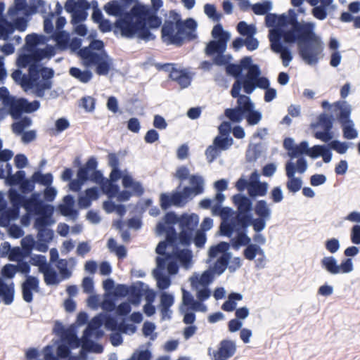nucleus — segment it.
<instances>
[{
  "label": "nucleus",
  "instance_id": "obj_17",
  "mask_svg": "<svg viewBox=\"0 0 360 360\" xmlns=\"http://www.w3.org/2000/svg\"><path fill=\"white\" fill-rule=\"evenodd\" d=\"M333 126V116L326 113L321 114L318 120V127H319L321 131L315 132V138L325 143L331 141L334 137V133L332 131Z\"/></svg>",
  "mask_w": 360,
  "mask_h": 360
},
{
  "label": "nucleus",
  "instance_id": "obj_6",
  "mask_svg": "<svg viewBox=\"0 0 360 360\" xmlns=\"http://www.w3.org/2000/svg\"><path fill=\"white\" fill-rule=\"evenodd\" d=\"M199 222V217L195 214H183L178 217L174 213L169 212L165 214L162 221H160L156 227V232L158 235L163 233H167V239L169 243L176 240L177 234L174 225L179 224L181 231L179 240L184 245L190 244L195 229Z\"/></svg>",
  "mask_w": 360,
  "mask_h": 360
},
{
  "label": "nucleus",
  "instance_id": "obj_13",
  "mask_svg": "<svg viewBox=\"0 0 360 360\" xmlns=\"http://www.w3.org/2000/svg\"><path fill=\"white\" fill-rule=\"evenodd\" d=\"M269 41L271 42V50L276 53H280L283 65L288 67L292 60V55L290 50L285 46H283L281 39L282 29L274 28L269 31Z\"/></svg>",
  "mask_w": 360,
  "mask_h": 360
},
{
  "label": "nucleus",
  "instance_id": "obj_37",
  "mask_svg": "<svg viewBox=\"0 0 360 360\" xmlns=\"http://www.w3.org/2000/svg\"><path fill=\"white\" fill-rule=\"evenodd\" d=\"M231 257V253H225L221 255L217 262L214 264L213 266L210 268L213 272V275H220L226 270L229 262Z\"/></svg>",
  "mask_w": 360,
  "mask_h": 360
},
{
  "label": "nucleus",
  "instance_id": "obj_28",
  "mask_svg": "<svg viewBox=\"0 0 360 360\" xmlns=\"http://www.w3.org/2000/svg\"><path fill=\"white\" fill-rule=\"evenodd\" d=\"M51 38L56 41L55 46H51L55 48V54L57 50L63 51L68 49L70 34L65 31H55L51 35Z\"/></svg>",
  "mask_w": 360,
  "mask_h": 360
},
{
  "label": "nucleus",
  "instance_id": "obj_15",
  "mask_svg": "<svg viewBox=\"0 0 360 360\" xmlns=\"http://www.w3.org/2000/svg\"><path fill=\"white\" fill-rule=\"evenodd\" d=\"M254 211L257 217L252 221V229L254 231H262L271 218V209L265 200H259L255 203Z\"/></svg>",
  "mask_w": 360,
  "mask_h": 360
},
{
  "label": "nucleus",
  "instance_id": "obj_19",
  "mask_svg": "<svg viewBox=\"0 0 360 360\" xmlns=\"http://www.w3.org/2000/svg\"><path fill=\"white\" fill-rule=\"evenodd\" d=\"M156 263L157 269L153 271V275L157 281V286L161 290H167L171 285V279L169 276L164 275L162 272L165 268V259L158 257Z\"/></svg>",
  "mask_w": 360,
  "mask_h": 360
},
{
  "label": "nucleus",
  "instance_id": "obj_2",
  "mask_svg": "<svg viewBox=\"0 0 360 360\" xmlns=\"http://www.w3.org/2000/svg\"><path fill=\"white\" fill-rule=\"evenodd\" d=\"M152 8L149 6H134L124 18L115 22V29L122 37L127 38L138 37L146 41L153 40L155 35L150 28H158L162 24V20L157 15L162 6V0H150Z\"/></svg>",
  "mask_w": 360,
  "mask_h": 360
},
{
  "label": "nucleus",
  "instance_id": "obj_51",
  "mask_svg": "<svg viewBox=\"0 0 360 360\" xmlns=\"http://www.w3.org/2000/svg\"><path fill=\"white\" fill-rule=\"evenodd\" d=\"M237 30L241 35L246 37H253L257 32L256 27L254 25H248L245 21H240L238 24Z\"/></svg>",
  "mask_w": 360,
  "mask_h": 360
},
{
  "label": "nucleus",
  "instance_id": "obj_53",
  "mask_svg": "<svg viewBox=\"0 0 360 360\" xmlns=\"http://www.w3.org/2000/svg\"><path fill=\"white\" fill-rule=\"evenodd\" d=\"M255 218L252 217V215L247 214H238L234 219L236 220V226L240 225L243 231H246L247 228L250 226H252V221Z\"/></svg>",
  "mask_w": 360,
  "mask_h": 360
},
{
  "label": "nucleus",
  "instance_id": "obj_25",
  "mask_svg": "<svg viewBox=\"0 0 360 360\" xmlns=\"http://www.w3.org/2000/svg\"><path fill=\"white\" fill-rule=\"evenodd\" d=\"M189 184L191 186H186L185 191L189 193L192 198L204 192L205 181L202 176L191 175L189 177Z\"/></svg>",
  "mask_w": 360,
  "mask_h": 360
},
{
  "label": "nucleus",
  "instance_id": "obj_10",
  "mask_svg": "<svg viewBox=\"0 0 360 360\" xmlns=\"http://www.w3.org/2000/svg\"><path fill=\"white\" fill-rule=\"evenodd\" d=\"M79 55L84 60V65H96V72L98 75H107L112 68V59L107 53L94 54L87 49H81Z\"/></svg>",
  "mask_w": 360,
  "mask_h": 360
},
{
  "label": "nucleus",
  "instance_id": "obj_52",
  "mask_svg": "<svg viewBox=\"0 0 360 360\" xmlns=\"http://www.w3.org/2000/svg\"><path fill=\"white\" fill-rule=\"evenodd\" d=\"M230 245L226 242H221L217 245L212 246L209 250V257L210 258L217 257L218 255L229 253L227 250L229 249Z\"/></svg>",
  "mask_w": 360,
  "mask_h": 360
},
{
  "label": "nucleus",
  "instance_id": "obj_46",
  "mask_svg": "<svg viewBox=\"0 0 360 360\" xmlns=\"http://www.w3.org/2000/svg\"><path fill=\"white\" fill-rule=\"evenodd\" d=\"M243 255L245 259L252 261L257 255H263V249L257 244L250 243L243 250Z\"/></svg>",
  "mask_w": 360,
  "mask_h": 360
},
{
  "label": "nucleus",
  "instance_id": "obj_47",
  "mask_svg": "<svg viewBox=\"0 0 360 360\" xmlns=\"http://www.w3.org/2000/svg\"><path fill=\"white\" fill-rule=\"evenodd\" d=\"M233 143V139L229 136H217L213 141L214 145L219 150H228Z\"/></svg>",
  "mask_w": 360,
  "mask_h": 360
},
{
  "label": "nucleus",
  "instance_id": "obj_31",
  "mask_svg": "<svg viewBox=\"0 0 360 360\" xmlns=\"http://www.w3.org/2000/svg\"><path fill=\"white\" fill-rule=\"evenodd\" d=\"M53 213V207L51 206L50 213L46 210H43L34 221V226L36 229H46L47 226L54 224V220L52 219Z\"/></svg>",
  "mask_w": 360,
  "mask_h": 360
},
{
  "label": "nucleus",
  "instance_id": "obj_40",
  "mask_svg": "<svg viewBox=\"0 0 360 360\" xmlns=\"http://www.w3.org/2000/svg\"><path fill=\"white\" fill-rule=\"evenodd\" d=\"M40 272L44 274V282L47 285H58L60 283L57 272L52 267L51 264L42 269Z\"/></svg>",
  "mask_w": 360,
  "mask_h": 360
},
{
  "label": "nucleus",
  "instance_id": "obj_9",
  "mask_svg": "<svg viewBox=\"0 0 360 360\" xmlns=\"http://www.w3.org/2000/svg\"><path fill=\"white\" fill-rule=\"evenodd\" d=\"M225 200V195L221 193H216V203L212 207V214L214 216H219L222 221L220 224V232L222 236L231 238L236 229V220L233 215V210L229 207H222Z\"/></svg>",
  "mask_w": 360,
  "mask_h": 360
},
{
  "label": "nucleus",
  "instance_id": "obj_50",
  "mask_svg": "<svg viewBox=\"0 0 360 360\" xmlns=\"http://www.w3.org/2000/svg\"><path fill=\"white\" fill-rule=\"evenodd\" d=\"M49 40V38L42 34H28L26 38V44L28 46H36L40 44H46Z\"/></svg>",
  "mask_w": 360,
  "mask_h": 360
},
{
  "label": "nucleus",
  "instance_id": "obj_43",
  "mask_svg": "<svg viewBox=\"0 0 360 360\" xmlns=\"http://www.w3.org/2000/svg\"><path fill=\"white\" fill-rule=\"evenodd\" d=\"M336 105L340 109V115L338 117L339 122H343L347 120H351L350 115L352 112V106L347 101H339Z\"/></svg>",
  "mask_w": 360,
  "mask_h": 360
},
{
  "label": "nucleus",
  "instance_id": "obj_24",
  "mask_svg": "<svg viewBox=\"0 0 360 360\" xmlns=\"http://www.w3.org/2000/svg\"><path fill=\"white\" fill-rule=\"evenodd\" d=\"M74 198L70 195H68L63 198V203L59 205L58 209L62 215L75 220L78 217V212L74 209Z\"/></svg>",
  "mask_w": 360,
  "mask_h": 360
},
{
  "label": "nucleus",
  "instance_id": "obj_32",
  "mask_svg": "<svg viewBox=\"0 0 360 360\" xmlns=\"http://www.w3.org/2000/svg\"><path fill=\"white\" fill-rule=\"evenodd\" d=\"M234 232H236L237 235L231 239V242L235 250H238L240 246H248L251 243V238L247 235L246 231L240 230L236 226Z\"/></svg>",
  "mask_w": 360,
  "mask_h": 360
},
{
  "label": "nucleus",
  "instance_id": "obj_38",
  "mask_svg": "<svg viewBox=\"0 0 360 360\" xmlns=\"http://www.w3.org/2000/svg\"><path fill=\"white\" fill-rule=\"evenodd\" d=\"M269 189L267 182H259L251 184L248 186V195L252 198L264 197L266 195Z\"/></svg>",
  "mask_w": 360,
  "mask_h": 360
},
{
  "label": "nucleus",
  "instance_id": "obj_45",
  "mask_svg": "<svg viewBox=\"0 0 360 360\" xmlns=\"http://www.w3.org/2000/svg\"><path fill=\"white\" fill-rule=\"evenodd\" d=\"M32 179L34 183L39 184L44 186H49L53 183V175L51 173L42 174L37 171L34 172Z\"/></svg>",
  "mask_w": 360,
  "mask_h": 360
},
{
  "label": "nucleus",
  "instance_id": "obj_11",
  "mask_svg": "<svg viewBox=\"0 0 360 360\" xmlns=\"http://www.w3.org/2000/svg\"><path fill=\"white\" fill-rule=\"evenodd\" d=\"M321 266L330 275L347 274L354 270V263L351 258H346L338 264V259L333 256H325L321 262Z\"/></svg>",
  "mask_w": 360,
  "mask_h": 360
},
{
  "label": "nucleus",
  "instance_id": "obj_57",
  "mask_svg": "<svg viewBox=\"0 0 360 360\" xmlns=\"http://www.w3.org/2000/svg\"><path fill=\"white\" fill-rule=\"evenodd\" d=\"M204 12L210 19L214 22L219 21L222 17L221 13L217 12L216 7L213 4H206L204 6Z\"/></svg>",
  "mask_w": 360,
  "mask_h": 360
},
{
  "label": "nucleus",
  "instance_id": "obj_5",
  "mask_svg": "<svg viewBox=\"0 0 360 360\" xmlns=\"http://www.w3.org/2000/svg\"><path fill=\"white\" fill-rule=\"evenodd\" d=\"M197 26L194 19L181 20L178 13L171 11L169 19L165 21L162 27V39L167 45L181 46L185 41L197 38Z\"/></svg>",
  "mask_w": 360,
  "mask_h": 360
},
{
  "label": "nucleus",
  "instance_id": "obj_54",
  "mask_svg": "<svg viewBox=\"0 0 360 360\" xmlns=\"http://www.w3.org/2000/svg\"><path fill=\"white\" fill-rule=\"evenodd\" d=\"M191 198L192 196L189 193H186L184 187L181 192H176L172 194L173 204L175 206H184L187 202L188 199Z\"/></svg>",
  "mask_w": 360,
  "mask_h": 360
},
{
  "label": "nucleus",
  "instance_id": "obj_33",
  "mask_svg": "<svg viewBox=\"0 0 360 360\" xmlns=\"http://www.w3.org/2000/svg\"><path fill=\"white\" fill-rule=\"evenodd\" d=\"M333 1V0H319L320 5L318 4L316 6H313L314 8L311 11V13L314 17L320 20H325L328 15V8Z\"/></svg>",
  "mask_w": 360,
  "mask_h": 360
},
{
  "label": "nucleus",
  "instance_id": "obj_7",
  "mask_svg": "<svg viewBox=\"0 0 360 360\" xmlns=\"http://www.w3.org/2000/svg\"><path fill=\"white\" fill-rule=\"evenodd\" d=\"M103 324L105 325V328L108 330L112 331L118 330L119 324H117L114 317L104 314L96 316L91 320L87 328L84 331L82 339V349L84 350L97 354L103 352V347L102 345L94 341V340H98L103 335V332L101 330Z\"/></svg>",
  "mask_w": 360,
  "mask_h": 360
},
{
  "label": "nucleus",
  "instance_id": "obj_61",
  "mask_svg": "<svg viewBox=\"0 0 360 360\" xmlns=\"http://www.w3.org/2000/svg\"><path fill=\"white\" fill-rule=\"evenodd\" d=\"M330 149L335 150L339 154H345L347 153L349 143L347 142H340L338 140L331 141L328 143Z\"/></svg>",
  "mask_w": 360,
  "mask_h": 360
},
{
  "label": "nucleus",
  "instance_id": "obj_29",
  "mask_svg": "<svg viewBox=\"0 0 360 360\" xmlns=\"http://www.w3.org/2000/svg\"><path fill=\"white\" fill-rule=\"evenodd\" d=\"M104 10L106 13L110 15L120 17L117 21L119 19L124 18V16L128 13H125V5L115 0L111 1L106 4L104 6Z\"/></svg>",
  "mask_w": 360,
  "mask_h": 360
},
{
  "label": "nucleus",
  "instance_id": "obj_26",
  "mask_svg": "<svg viewBox=\"0 0 360 360\" xmlns=\"http://www.w3.org/2000/svg\"><path fill=\"white\" fill-rule=\"evenodd\" d=\"M13 295L14 285L13 282L7 283L0 277V303L11 304L13 301Z\"/></svg>",
  "mask_w": 360,
  "mask_h": 360
},
{
  "label": "nucleus",
  "instance_id": "obj_60",
  "mask_svg": "<svg viewBox=\"0 0 360 360\" xmlns=\"http://www.w3.org/2000/svg\"><path fill=\"white\" fill-rule=\"evenodd\" d=\"M309 143L307 141H302L299 145H296L292 152L290 153V157L297 158L302 154L308 155Z\"/></svg>",
  "mask_w": 360,
  "mask_h": 360
},
{
  "label": "nucleus",
  "instance_id": "obj_18",
  "mask_svg": "<svg viewBox=\"0 0 360 360\" xmlns=\"http://www.w3.org/2000/svg\"><path fill=\"white\" fill-rule=\"evenodd\" d=\"M242 88V82L236 81L232 86L231 94L233 98H238L236 107L245 115L255 108L254 103L251 101L250 98L245 95L240 94Z\"/></svg>",
  "mask_w": 360,
  "mask_h": 360
},
{
  "label": "nucleus",
  "instance_id": "obj_12",
  "mask_svg": "<svg viewBox=\"0 0 360 360\" xmlns=\"http://www.w3.org/2000/svg\"><path fill=\"white\" fill-rule=\"evenodd\" d=\"M260 75L259 67L254 65L244 77L242 86L246 94H252L257 87L266 89L269 86V79L264 77H260Z\"/></svg>",
  "mask_w": 360,
  "mask_h": 360
},
{
  "label": "nucleus",
  "instance_id": "obj_8",
  "mask_svg": "<svg viewBox=\"0 0 360 360\" xmlns=\"http://www.w3.org/2000/svg\"><path fill=\"white\" fill-rule=\"evenodd\" d=\"M0 94L4 108L8 110V114L14 120L19 119L22 112L30 113L37 110L40 107L38 101L28 102L25 98H17L11 96L7 88L4 86L0 88Z\"/></svg>",
  "mask_w": 360,
  "mask_h": 360
},
{
  "label": "nucleus",
  "instance_id": "obj_35",
  "mask_svg": "<svg viewBox=\"0 0 360 360\" xmlns=\"http://www.w3.org/2000/svg\"><path fill=\"white\" fill-rule=\"evenodd\" d=\"M227 42L228 41H226V39L210 41L205 48V53L207 56L224 53L226 50Z\"/></svg>",
  "mask_w": 360,
  "mask_h": 360
},
{
  "label": "nucleus",
  "instance_id": "obj_22",
  "mask_svg": "<svg viewBox=\"0 0 360 360\" xmlns=\"http://www.w3.org/2000/svg\"><path fill=\"white\" fill-rule=\"evenodd\" d=\"M39 279L34 276H28L22 283V297L27 302L32 301V291L39 292Z\"/></svg>",
  "mask_w": 360,
  "mask_h": 360
},
{
  "label": "nucleus",
  "instance_id": "obj_64",
  "mask_svg": "<svg viewBox=\"0 0 360 360\" xmlns=\"http://www.w3.org/2000/svg\"><path fill=\"white\" fill-rule=\"evenodd\" d=\"M151 358L152 354L149 350H136L127 360H150Z\"/></svg>",
  "mask_w": 360,
  "mask_h": 360
},
{
  "label": "nucleus",
  "instance_id": "obj_56",
  "mask_svg": "<svg viewBox=\"0 0 360 360\" xmlns=\"http://www.w3.org/2000/svg\"><path fill=\"white\" fill-rule=\"evenodd\" d=\"M212 37L217 40H225L229 41L231 37L230 34L228 32H225L223 30L221 24H217L214 26L212 30Z\"/></svg>",
  "mask_w": 360,
  "mask_h": 360
},
{
  "label": "nucleus",
  "instance_id": "obj_30",
  "mask_svg": "<svg viewBox=\"0 0 360 360\" xmlns=\"http://www.w3.org/2000/svg\"><path fill=\"white\" fill-rule=\"evenodd\" d=\"M233 202L237 207L238 214H247L252 210V202L245 195L236 194L233 196Z\"/></svg>",
  "mask_w": 360,
  "mask_h": 360
},
{
  "label": "nucleus",
  "instance_id": "obj_63",
  "mask_svg": "<svg viewBox=\"0 0 360 360\" xmlns=\"http://www.w3.org/2000/svg\"><path fill=\"white\" fill-rule=\"evenodd\" d=\"M68 262L66 259H60L58 260L57 268L63 279H68L72 276V272L68 269Z\"/></svg>",
  "mask_w": 360,
  "mask_h": 360
},
{
  "label": "nucleus",
  "instance_id": "obj_21",
  "mask_svg": "<svg viewBox=\"0 0 360 360\" xmlns=\"http://www.w3.org/2000/svg\"><path fill=\"white\" fill-rule=\"evenodd\" d=\"M174 303V296L172 293L162 291L160 294L159 309L160 311L162 319H170L172 316V310L170 307Z\"/></svg>",
  "mask_w": 360,
  "mask_h": 360
},
{
  "label": "nucleus",
  "instance_id": "obj_59",
  "mask_svg": "<svg viewBox=\"0 0 360 360\" xmlns=\"http://www.w3.org/2000/svg\"><path fill=\"white\" fill-rule=\"evenodd\" d=\"M179 312L184 316L183 322L186 325H193L195 321V315L188 307H179Z\"/></svg>",
  "mask_w": 360,
  "mask_h": 360
},
{
  "label": "nucleus",
  "instance_id": "obj_1",
  "mask_svg": "<svg viewBox=\"0 0 360 360\" xmlns=\"http://www.w3.org/2000/svg\"><path fill=\"white\" fill-rule=\"evenodd\" d=\"M55 55V48L47 45L44 49H37L31 54H23L18 57L17 65L19 68L29 67V74L26 75L20 70H15L11 77L21 86L25 91L33 90L38 97H43L45 91L52 87L51 79L54 72L52 69L43 67L40 60L50 58Z\"/></svg>",
  "mask_w": 360,
  "mask_h": 360
},
{
  "label": "nucleus",
  "instance_id": "obj_42",
  "mask_svg": "<svg viewBox=\"0 0 360 360\" xmlns=\"http://www.w3.org/2000/svg\"><path fill=\"white\" fill-rule=\"evenodd\" d=\"M70 74L82 83L89 82L93 77L91 71L89 70H82L77 68H71L70 69Z\"/></svg>",
  "mask_w": 360,
  "mask_h": 360
},
{
  "label": "nucleus",
  "instance_id": "obj_62",
  "mask_svg": "<svg viewBox=\"0 0 360 360\" xmlns=\"http://www.w3.org/2000/svg\"><path fill=\"white\" fill-rule=\"evenodd\" d=\"M226 71L228 75H230L236 78V81L240 80L243 82L244 77H241V65L236 64H228L226 67Z\"/></svg>",
  "mask_w": 360,
  "mask_h": 360
},
{
  "label": "nucleus",
  "instance_id": "obj_23",
  "mask_svg": "<svg viewBox=\"0 0 360 360\" xmlns=\"http://www.w3.org/2000/svg\"><path fill=\"white\" fill-rule=\"evenodd\" d=\"M214 276L212 271L207 269L202 274H195L190 278V281L193 288H207L213 281Z\"/></svg>",
  "mask_w": 360,
  "mask_h": 360
},
{
  "label": "nucleus",
  "instance_id": "obj_39",
  "mask_svg": "<svg viewBox=\"0 0 360 360\" xmlns=\"http://www.w3.org/2000/svg\"><path fill=\"white\" fill-rule=\"evenodd\" d=\"M122 185L124 188H131L135 195H141L143 193L141 183L135 181L129 174H124L122 176Z\"/></svg>",
  "mask_w": 360,
  "mask_h": 360
},
{
  "label": "nucleus",
  "instance_id": "obj_3",
  "mask_svg": "<svg viewBox=\"0 0 360 360\" xmlns=\"http://www.w3.org/2000/svg\"><path fill=\"white\" fill-rule=\"evenodd\" d=\"M291 28L282 30V37L285 43H297L299 54L303 61L309 65H316L322 58L323 43L315 32V23L299 22L295 17L290 20Z\"/></svg>",
  "mask_w": 360,
  "mask_h": 360
},
{
  "label": "nucleus",
  "instance_id": "obj_41",
  "mask_svg": "<svg viewBox=\"0 0 360 360\" xmlns=\"http://www.w3.org/2000/svg\"><path fill=\"white\" fill-rule=\"evenodd\" d=\"M15 30L12 22H8L4 18H0V39L7 41L11 34Z\"/></svg>",
  "mask_w": 360,
  "mask_h": 360
},
{
  "label": "nucleus",
  "instance_id": "obj_20",
  "mask_svg": "<svg viewBox=\"0 0 360 360\" xmlns=\"http://www.w3.org/2000/svg\"><path fill=\"white\" fill-rule=\"evenodd\" d=\"M286 176L288 177V181L286 183V187L288 190L291 193L298 192L302 186V180L300 177H295V166L292 162H288L285 165Z\"/></svg>",
  "mask_w": 360,
  "mask_h": 360
},
{
  "label": "nucleus",
  "instance_id": "obj_55",
  "mask_svg": "<svg viewBox=\"0 0 360 360\" xmlns=\"http://www.w3.org/2000/svg\"><path fill=\"white\" fill-rule=\"evenodd\" d=\"M272 8V4L271 2L269 1H266L262 3H257L255 4H253L252 6V11L256 14L259 15H263L268 13L269 11H271Z\"/></svg>",
  "mask_w": 360,
  "mask_h": 360
},
{
  "label": "nucleus",
  "instance_id": "obj_27",
  "mask_svg": "<svg viewBox=\"0 0 360 360\" xmlns=\"http://www.w3.org/2000/svg\"><path fill=\"white\" fill-rule=\"evenodd\" d=\"M236 351V345L232 340H224L220 342L219 349L214 352V356L231 358Z\"/></svg>",
  "mask_w": 360,
  "mask_h": 360
},
{
  "label": "nucleus",
  "instance_id": "obj_14",
  "mask_svg": "<svg viewBox=\"0 0 360 360\" xmlns=\"http://www.w3.org/2000/svg\"><path fill=\"white\" fill-rule=\"evenodd\" d=\"M44 2L42 0H15V5L8 8V16L13 19L22 12L25 15H29L37 12L42 11Z\"/></svg>",
  "mask_w": 360,
  "mask_h": 360
},
{
  "label": "nucleus",
  "instance_id": "obj_48",
  "mask_svg": "<svg viewBox=\"0 0 360 360\" xmlns=\"http://www.w3.org/2000/svg\"><path fill=\"white\" fill-rule=\"evenodd\" d=\"M32 122L28 117H25L12 124V130L16 135H20L24 130L31 126Z\"/></svg>",
  "mask_w": 360,
  "mask_h": 360
},
{
  "label": "nucleus",
  "instance_id": "obj_16",
  "mask_svg": "<svg viewBox=\"0 0 360 360\" xmlns=\"http://www.w3.org/2000/svg\"><path fill=\"white\" fill-rule=\"evenodd\" d=\"M90 8V4L86 0H68L65 4V9L72 14L71 22L73 25L84 21L87 16V10Z\"/></svg>",
  "mask_w": 360,
  "mask_h": 360
},
{
  "label": "nucleus",
  "instance_id": "obj_49",
  "mask_svg": "<svg viewBox=\"0 0 360 360\" xmlns=\"http://www.w3.org/2000/svg\"><path fill=\"white\" fill-rule=\"evenodd\" d=\"M172 255L174 259H179L186 268L189 266L192 258L191 252L190 250H183L181 251H173Z\"/></svg>",
  "mask_w": 360,
  "mask_h": 360
},
{
  "label": "nucleus",
  "instance_id": "obj_44",
  "mask_svg": "<svg viewBox=\"0 0 360 360\" xmlns=\"http://www.w3.org/2000/svg\"><path fill=\"white\" fill-rule=\"evenodd\" d=\"M101 189L109 198H114L118 194L119 186L110 179L102 181Z\"/></svg>",
  "mask_w": 360,
  "mask_h": 360
},
{
  "label": "nucleus",
  "instance_id": "obj_58",
  "mask_svg": "<svg viewBox=\"0 0 360 360\" xmlns=\"http://www.w3.org/2000/svg\"><path fill=\"white\" fill-rule=\"evenodd\" d=\"M225 115L234 122H240L245 117V115L237 107L226 109L225 110Z\"/></svg>",
  "mask_w": 360,
  "mask_h": 360
},
{
  "label": "nucleus",
  "instance_id": "obj_34",
  "mask_svg": "<svg viewBox=\"0 0 360 360\" xmlns=\"http://www.w3.org/2000/svg\"><path fill=\"white\" fill-rule=\"evenodd\" d=\"M61 338L71 348H77L80 346L82 347L83 337L81 339H79L73 328H68L66 330L63 331V334ZM82 349L84 351L82 348Z\"/></svg>",
  "mask_w": 360,
  "mask_h": 360
},
{
  "label": "nucleus",
  "instance_id": "obj_4",
  "mask_svg": "<svg viewBox=\"0 0 360 360\" xmlns=\"http://www.w3.org/2000/svg\"><path fill=\"white\" fill-rule=\"evenodd\" d=\"M9 200L12 207L7 208V202L4 195L0 192V225L7 226L11 221L18 218L20 208L22 207L28 214H39L43 210L50 212L51 205H46L40 198L41 193L35 192L30 198L20 194L15 189L8 191Z\"/></svg>",
  "mask_w": 360,
  "mask_h": 360
},
{
  "label": "nucleus",
  "instance_id": "obj_36",
  "mask_svg": "<svg viewBox=\"0 0 360 360\" xmlns=\"http://www.w3.org/2000/svg\"><path fill=\"white\" fill-rule=\"evenodd\" d=\"M340 124L342 130V136L345 139L351 140L358 137L359 133L352 120H347Z\"/></svg>",
  "mask_w": 360,
  "mask_h": 360
}]
</instances>
